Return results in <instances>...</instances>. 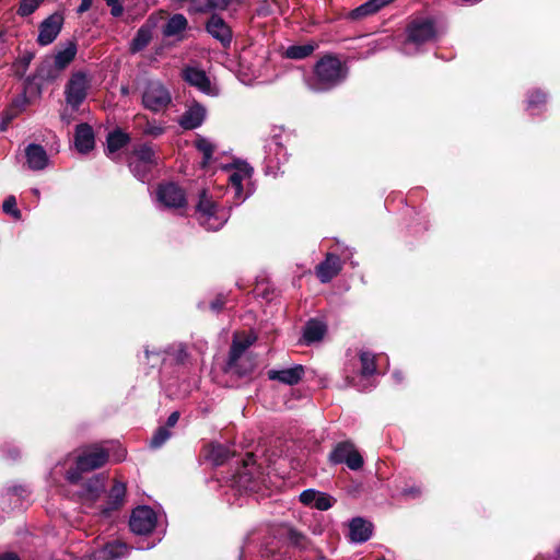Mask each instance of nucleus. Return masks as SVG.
<instances>
[{
    "instance_id": "nucleus-3",
    "label": "nucleus",
    "mask_w": 560,
    "mask_h": 560,
    "mask_svg": "<svg viewBox=\"0 0 560 560\" xmlns=\"http://www.w3.org/2000/svg\"><path fill=\"white\" fill-rule=\"evenodd\" d=\"M108 450L101 445L86 447L75 459V467L66 474V479L77 485L82 479V474L102 467L108 460Z\"/></svg>"
},
{
    "instance_id": "nucleus-22",
    "label": "nucleus",
    "mask_w": 560,
    "mask_h": 560,
    "mask_svg": "<svg viewBox=\"0 0 560 560\" xmlns=\"http://www.w3.org/2000/svg\"><path fill=\"white\" fill-rule=\"evenodd\" d=\"M74 145L81 153H86L94 148V133L91 126L88 124L77 126Z\"/></svg>"
},
{
    "instance_id": "nucleus-21",
    "label": "nucleus",
    "mask_w": 560,
    "mask_h": 560,
    "mask_svg": "<svg viewBox=\"0 0 560 560\" xmlns=\"http://www.w3.org/2000/svg\"><path fill=\"white\" fill-rule=\"evenodd\" d=\"M304 374V369L302 365H295L293 368L284 369V370H270L268 372V377L273 381H278L285 385H295L298 384Z\"/></svg>"
},
{
    "instance_id": "nucleus-50",
    "label": "nucleus",
    "mask_w": 560,
    "mask_h": 560,
    "mask_svg": "<svg viewBox=\"0 0 560 560\" xmlns=\"http://www.w3.org/2000/svg\"><path fill=\"white\" fill-rule=\"evenodd\" d=\"M224 301L221 299H217L211 303V308L215 312L220 311L223 307Z\"/></svg>"
},
{
    "instance_id": "nucleus-36",
    "label": "nucleus",
    "mask_w": 560,
    "mask_h": 560,
    "mask_svg": "<svg viewBox=\"0 0 560 560\" xmlns=\"http://www.w3.org/2000/svg\"><path fill=\"white\" fill-rule=\"evenodd\" d=\"M208 457L214 465H221L229 457V451L223 445H212Z\"/></svg>"
},
{
    "instance_id": "nucleus-49",
    "label": "nucleus",
    "mask_w": 560,
    "mask_h": 560,
    "mask_svg": "<svg viewBox=\"0 0 560 560\" xmlns=\"http://www.w3.org/2000/svg\"><path fill=\"white\" fill-rule=\"evenodd\" d=\"M347 378L349 380V383H350L351 385H353L354 387H357L359 390H364V389H366V388H368V385H366V384H361L360 382H357V381H355V377H352V378L350 380V377H349V376H347Z\"/></svg>"
},
{
    "instance_id": "nucleus-19",
    "label": "nucleus",
    "mask_w": 560,
    "mask_h": 560,
    "mask_svg": "<svg viewBox=\"0 0 560 560\" xmlns=\"http://www.w3.org/2000/svg\"><path fill=\"white\" fill-rule=\"evenodd\" d=\"M341 270L340 258L334 254H327L326 259L316 268V275L323 283L329 282Z\"/></svg>"
},
{
    "instance_id": "nucleus-5",
    "label": "nucleus",
    "mask_w": 560,
    "mask_h": 560,
    "mask_svg": "<svg viewBox=\"0 0 560 560\" xmlns=\"http://www.w3.org/2000/svg\"><path fill=\"white\" fill-rule=\"evenodd\" d=\"M141 103L145 109L152 113H162L171 105L172 94L160 80H150L142 89Z\"/></svg>"
},
{
    "instance_id": "nucleus-33",
    "label": "nucleus",
    "mask_w": 560,
    "mask_h": 560,
    "mask_svg": "<svg viewBox=\"0 0 560 560\" xmlns=\"http://www.w3.org/2000/svg\"><path fill=\"white\" fill-rule=\"evenodd\" d=\"M195 147L202 153L203 159L201 165L206 167L212 159L215 145L209 139L198 136L195 140Z\"/></svg>"
},
{
    "instance_id": "nucleus-48",
    "label": "nucleus",
    "mask_w": 560,
    "mask_h": 560,
    "mask_svg": "<svg viewBox=\"0 0 560 560\" xmlns=\"http://www.w3.org/2000/svg\"><path fill=\"white\" fill-rule=\"evenodd\" d=\"M179 419V413L177 411L172 412L167 418V427H174Z\"/></svg>"
},
{
    "instance_id": "nucleus-10",
    "label": "nucleus",
    "mask_w": 560,
    "mask_h": 560,
    "mask_svg": "<svg viewBox=\"0 0 560 560\" xmlns=\"http://www.w3.org/2000/svg\"><path fill=\"white\" fill-rule=\"evenodd\" d=\"M334 464L345 463L351 470H358L363 466V458L353 443L349 441L338 443L329 455Z\"/></svg>"
},
{
    "instance_id": "nucleus-9",
    "label": "nucleus",
    "mask_w": 560,
    "mask_h": 560,
    "mask_svg": "<svg viewBox=\"0 0 560 560\" xmlns=\"http://www.w3.org/2000/svg\"><path fill=\"white\" fill-rule=\"evenodd\" d=\"M89 88L90 80L85 73H73L65 89L67 104L74 109L79 108L88 95Z\"/></svg>"
},
{
    "instance_id": "nucleus-55",
    "label": "nucleus",
    "mask_w": 560,
    "mask_h": 560,
    "mask_svg": "<svg viewBox=\"0 0 560 560\" xmlns=\"http://www.w3.org/2000/svg\"><path fill=\"white\" fill-rule=\"evenodd\" d=\"M273 144H275L277 148L281 149V148L279 147V142L273 141Z\"/></svg>"
},
{
    "instance_id": "nucleus-38",
    "label": "nucleus",
    "mask_w": 560,
    "mask_h": 560,
    "mask_svg": "<svg viewBox=\"0 0 560 560\" xmlns=\"http://www.w3.org/2000/svg\"><path fill=\"white\" fill-rule=\"evenodd\" d=\"M170 436L171 432L168 431L167 428L162 427L158 429V431L154 433L150 441L151 447L158 448L162 446L170 439Z\"/></svg>"
},
{
    "instance_id": "nucleus-52",
    "label": "nucleus",
    "mask_w": 560,
    "mask_h": 560,
    "mask_svg": "<svg viewBox=\"0 0 560 560\" xmlns=\"http://www.w3.org/2000/svg\"><path fill=\"white\" fill-rule=\"evenodd\" d=\"M0 560H20L14 553H7L0 557Z\"/></svg>"
},
{
    "instance_id": "nucleus-47",
    "label": "nucleus",
    "mask_w": 560,
    "mask_h": 560,
    "mask_svg": "<svg viewBox=\"0 0 560 560\" xmlns=\"http://www.w3.org/2000/svg\"><path fill=\"white\" fill-rule=\"evenodd\" d=\"M92 3H93V0H82L80 5L77 9V12L79 14L86 12L92 7Z\"/></svg>"
},
{
    "instance_id": "nucleus-56",
    "label": "nucleus",
    "mask_w": 560,
    "mask_h": 560,
    "mask_svg": "<svg viewBox=\"0 0 560 560\" xmlns=\"http://www.w3.org/2000/svg\"><path fill=\"white\" fill-rule=\"evenodd\" d=\"M558 557L560 558V549L558 550Z\"/></svg>"
},
{
    "instance_id": "nucleus-6",
    "label": "nucleus",
    "mask_w": 560,
    "mask_h": 560,
    "mask_svg": "<svg viewBox=\"0 0 560 560\" xmlns=\"http://www.w3.org/2000/svg\"><path fill=\"white\" fill-rule=\"evenodd\" d=\"M435 37L434 25L429 20H416L407 28V38L402 46V52L413 55L419 47Z\"/></svg>"
},
{
    "instance_id": "nucleus-2",
    "label": "nucleus",
    "mask_w": 560,
    "mask_h": 560,
    "mask_svg": "<svg viewBox=\"0 0 560 560\" xmlns=\"http://www.w3.org/2000/svg\"><path fill=\"white\" fill-rule=\"evenodd\" d=\"M196 215L199 224L206 230L218 231L226 223L230 213L223 207H219L207 190H202L196 207Z\"/></svg>"
},
{
    "instance_id": "nucleus-8",
    "label": "nucleus",
    "mask_w": 560,
    "mask_h": 560,
    "mask_svg": "<svg viewBox=\"0 0 560 560\" xmlns=\"http://www.w3.org/2000/svg\"><path fill=\"white\" fill-rule=\"evenodd\" d=\"M155 164L156 158L154 150L148 144H142L135 149L129 166L133 175L144 182L148 173Z\"/></svg>"
},
{
    "instance_id": "nucleus-28",
    "label": "nucleus",
    "mask_w": 560,
    "mask_h": 560,
    "mask_svg": "<svg viewBox=\"0 0 560 560\" xmlns=\"http://www.w3.org/2000/svg\"><path fill=\"white\" fill-rule=\"evenodd\" d=\"M187 19L183 14H174L163 26V35L166 37L177 36L187 27Z\"/></svg>"
},
{
    "instance_id": "nucleus-30",
    "label": "nucleus",
    "mask_w": 560,
    "mask_h": 560,
    "mask_svg": "<svg viewBox=\"0 0 560 560\" xmlns=\"http://www.w3.org/2000/svg\"><path fill=\"white\" fill-rule=\"evenodd\" d=\"M361 371L360 382L368 380L376 372L375 355L368 351L360 353Z\"/></svg>"
},
{
    "instance_id": "nucleus-15",
    "label": "nucleus",
    "mask_w": 560,
    "mask_h": 560,
    "mask_svg": "<svg viewBox=\"0 0 560 560\" xmlns=\"http://www.w3.org/2000/svg\"><path fill=\"white\" fill-rule=\"evenodd\" d=\"M183 77L187 83L197 88L202 93L208 95L215 94L214 89L211 86L210 79L203 70L197 67H187L183 71Z\"/></svg>"
},
{
    "instance_id": "nucleus-1",
    "label": "nucleus",
    "mask_w": 560,
    "mask_h": 560,
    "mask_svg": "<svg viewBox=\"0 0 560 560\" xmlns=\"http://www.w3.org/2000/svg\"><path fill=\"white\" fill-rule=\"evenodd\" d=\"M348 73L346 62L336 56L326 55L315 63L313 74L305 80V83L313 92H327L343 83Z\"/></svg>"
},
{
    "instance_id": "nucleus-41",
    "label": "nucleus",
    "mask_w": 560,
    "mask_h": 560,
    "mask_svg": "<svg viewBox=\"0 0 560 560\" xmlns=\"http://www.w3.org/2000/svg\"><path fill=\"white\" fill-rule=\"evenodd\" d=\"M546 103V94L540 91L533 92L527 100L528 109H538Z\"/></svg>"
},
{
    "instance_id": "nucleus-44",
    "label": "nucleus",
    "mask_w": 560,
    "mask_h": 560,
    "mask_svg": "<svg viewBox=\"0 0 560 560\" xmlns=\"http://www.w3.org/2000/svg\"><path fill=\"white\" fill-rule=\"evenodd\" d=\"M110 8V14L115 18L120 16L124 13V7L119 0H104Z\"/></svg>"
},
{
    "instance_id": "nucleus-35",
    "label": "nucleus",
    "mask_w": 560,
    "mask_h": 560,
    "mask_svg": "<svg viewBox=\"0 0 560 560\" xmlns=\"http://www.w3.org/2000/svg\"><path fill=\"white\" fill-rule=\"evenodd\" d=\"M141 132L144 136L158 138L165 132V127L156 120L145 119V124L141 127Z\"/></svg>"
},
{
    "instance_id": "nucleus-4",
    "label": "nucleus",
    "mask_w": 560,
    "mask_h": 560,
    "mask_svg": "<svg viewBox=\"0 0 560 560\" xmlns=\"http://www.w3.org/2000/svg\"><path fill=\"white\" fill-rule=\"evenodd\" d=\"M226 173L229 189L233 191L234 203L240 205L250 195L253 168L245 162H237L223 170Z\"/></svg>"
},
{
    "instance_id": "nucleus-54",
    "label": "nucleus",
    "mask_w": 560,
    "mask_h": 560,
    "mask_svg": "<svg viewBox=\"0 0 560 560\" xmlns=\"http://www.w3.org/2000/svg\"><path fill=\"white\" fill-rule=\"evenodd\" d=\"M33 192H34V195H38L39 194L38 189H36V188L33 189Z\"/></svg>"
},
{
    "instance_id": "nucleus-42",
    "label": "nucleus",
    "mask_w": 560,
    "mask_h": 560,
    "mask_svg": "<svg viewBox=\"0 0 560 560\" xmlns=\"http://www.w3.org/2000/svg\"><path fill=\"white\" fill-rule=\"evenodd\" d=\"M2 209L5 213L11 214L16 220L21 218V211L16 208V200L13 196H9L3 201Z\"/></svg>"
},
{
    "instance_id": "nucleus-32",
    "label": "nucleus",
    "mask_w": 560,
    "mask_h": 560,
    "mask_svg": "<svg viewBox=\"0 0 560 560\" xmlns=\"http://www.w3.org/2000/svg\"><path fill=\"white\" fill-rule=\"evenodd\" d=\"M152 38L151 27L141 26L131 42L130 49L137 52L145 48Z\"/></svg>"
},
{
    "instance_id": "nucleus-20",
    "label": "nucleus",
    "mask_w": 560,
    "mask_h": 560,
    "mask_svg": "<svg viewBox=\"0 0 560 560\" xmlns=\"http://www.w3.org/2000/svg\"><path fill=\"white\" fill-rule=\"evenodd\" d=\"M25 156L28 167L33 171L44 170L49 162L45 149L39 144H28L25 149Z\"/></svg>"
},
{
    "instance_id": "nucleus-24",
    "label": "nucleus",
    "mask_w": 560,
    "mask_h": 560,
    "mask_svg": "<svg viewBox=\"0 0 560 560\" xmlns=\"http://www.w3.org/2000/svg\"><path fill=\"white\" fill-rule=\"evenodd\" d=\"M104 478L102 476H93L83 485L81 498L84 501L94 502L104 491Z\"/></svg>"
},
{
    "instance_id": "nucleus-23",
    "label": "nucleus",
    "mask_w": 560,
    "mask_h": 560,
    "mask_svg": "<svg viewBox=\"0 0 560 560\" xmlns=\"http://www.w3.org/2000/svg\"><path fill=\"white\" fill-rule=\"evenodd\" d=\"M372 524L361 517L353 518L350 522V538L354 542H364L372 535Z\"/></svg>"
},
{
    "instance_id": "nucleus-29",
    "label": "nucleus",
    "mask_w": 560,
    "mask_h": 560,
    "mask_svg": "<svg viewBox=\"0 0 560 560\" xmlns=\"http://www.w3.org/2000/svg\"><path fill=\"white\" fill-rule=\"evenodd\" d=\"M130 140L128 133L117 129L107 136V154L113 156L121 148H124Z\"/></svg>"
},
{
    "instance_id": "nucleus-43",
    "label": "nucleus",
    "mask_w": 560,
    "mask_h": 560,
    "mask_svg": "<svg viewBox=\"0 0 560 560\" xmlns=\"http://www.w3.org/2000/svg\"><path fill=\"white\" fill-rule=\"evenodd\" d=\"M318 492L319 491H316L314 489H307V490H304L301 494H300V501L305 504V505H311V506H314V503H315V500L318 495Z\"/></svg>"
},
{
    "instance_id": "nucleus-16",
    "label": "nucleus",
    "mask_w": 560,
    "mask_h": 560,
    "mask_svg": "<svg viewBox=\"0 0 560 560\" xmlns=\"http://www.w3.org/2000/svg\"><path fill=\"white\" fill-rule=\"evenodd\" d=\"M126 498V485L120 481H115L107 495V501L101 509V514L105 517L109 516L112 512L119 510Z\"/></svg>"
},
{
    "instance_id": "nucleus-18",
    "label": "nucleus",
    "mask_w": 560,
    "mask_h": 560,
    "mask_svg": "<svg viewBox=\"0 0 560 560\" xmlns=\"http://www.w3.org/2000/svg\"><path fill=\"white\" fill-rule=\"evenodd\" d=\"M206 114L207 110L201 104L194 103L180 116L178 122L184 129H195L202 125Z\"/></svg>"
},
{
    "instance_id": "nucleus-45",
    "label": "nucleus",
    "mask_w": 560,
    "mask_h": 560,
    "mask_svg": "<svg viewBox=\"0 0 560 560\" xmlns=\"http://www.w3.org/2000/svg\"><path fill=\"white\" fill-rule=\"evenodd\" d=\"M33 56L32 55H25L23 56L22 58H20L15 63H14V67H16L18 69L21 68V71H19V73L22 75L25 70L27 69L31 60H32Z\"/></svg>"
},
{
    "instance_id": "nucleus-57",
    "label": "nucleus",
    "mask_w": 560,
    "mask_h": 560,
    "mask_svg": "<svg viewBox=\"0 0 560 560\" xmlns=\"http://www.w3.org/2000/svg\"><path fill=\"white\" fill-rule=\"evenodd\" d=\"M377 560H385V559H377Z\"/></svg>"
},
{
    "instance_id": "nucleus-17",
    "label": "nucleus",
    "mask_w": 560,
    "mask_h": 560,
    "mask_svg": "<svg viewBox=\"0 0 560 560\" xmlns=\"http://www.w3.org/2000/svg\"><path fill=\"white\" fill-rule=\"evenodd\" d=\"M206 28L208 33L218 39L223 46H229L232 40V32L229 25L219 15H212Z\"/></svg>"
},
{
    "instance_id": "nucleus-53",
    "label": "nucleus",
    "mask_w": 560,
    "mask_h": 560,
    "mask_svg": "<svg viewBox=\"0 0 560 560\" xmlns=\"http://www.w3.org/2000/svg\"><path fill=\"white\" fill-rule=\"evenodd\" d=\"M394 377H395V380H396L397 382H401V380H402L401 372H398V371H397V372H395V373H394Z\"/></svg>"
},
{
    "instance_id": "nucleus-7",
    "label": "nucleus",
    "mask_w": 560,
    "mask_h": 560,
    "mask_svg": "<svg viewBox=\"0 0 560 560\" xmlns=\"http://www.w3.org/2000/svg\"><path fill=\"white\" fill-rule=\"evenodd\" d=\"M255 341V337L248 335L238 337L235 336L230 349L229 361H228V370L230 372L236 373L241 376L246 375L253 370V363L247 362L245 368H242L238 363L241 358L243 357L246 349L253 345Z\"/></svg>"
},
{
    "instance_id": "nucleus-13",
    "label": "nucleus",
    "mask_w": 560,
    "mask_h": 560,
    "mask_svg": "<svg viewBox=\"0 0 560 560\" xmlns=\"http://www.w3.org/2000/svg\"><path fill=\"white\" fill-rule=\"evenodd\" d=\"M145 357L152 365L160 361L171 360L175 363H183L188 357L187 349L183 343H173L164 350L145 349Z\"/></svg>"
},
{
    "instance_id": "nucleus-25",
    "label": "nucleus",
    "mask_w": 560,
    "mask_h": 560,
    "mask_svg": "<svg viewBox=\"0 0 560 560\" xmlns=\"http://www.w3.org/2000/svg\"><path fill=\"white\" fill-rule=\"evenodd\" d=\"M77 55V45L72 42L66 44V46L58 50L52 57V62L56 71L66 69L74 59Z\"/></svg>"
},
{
    "instance_id": "nucleus-12",
    "label": "nucleus",
    "mask_w": 560,
    "mask_h": 560,
    "mask_svg": "<svg viewBox=\"0 0 560 560\" xmlns=\"http://www.w3.org/2000/svg\"><path fill=\"white\" fill-rule=\"evenodd\" d=\"M156 521L155 512L151 508L143 505L132 511L129 525L135 534L147 535L155 527Z\"/></svg>"
},
{
    "instance_id": "nucleus-37",
    "label": "nucleus",
    "mask_w": 560,
    "mask_h": 560,
    "mask_svg": "<svg viewBox=\"0 0 560 560\" xmlns=\"http://www.w3.org/2000/svg\"><path fill=\"white\" fill-rule=\"evenodd\" d=\"M229 0H197L195 2V9L197 11H207L217 8H225Z\"/></svg>"
},
{
    "instance_id": "nucleus-31",
    "label": "nucleus",
    "mask_w": 560,
    "mask_h": 560,
    "mask_svg": "<svg viewBox=\"0 0 560 560\" xmlns=\"http://www.w3.org/2000/svg\"><path fill=\"white\" fill-rule=\"evenodd\" d=\"M393 0H369L364 4L357 8L352 12V15H353V18H360V16L373 14V13L377 12L378 10H381L386 4L390 3Z\"/></svg>"
},
{
    "instance_id": "nucleus-39",
    "label": "nucleus",
    "mask_w": 560,
    "mask_h": 560,
    "mask_svg": "<svg viewBox=\"0 0 560 560\" xmlns=\"http://www.w3.org/2000/svg\"><path fill=\"white\" fill-rule=\"evenodd\" d=\"M335 502V499L330 497L327 493L318 492V495L315 500L314 506L315 509L319 511H327L329 510Z\"/></svg>"
},
{
    "instance_id": "nucleus-34",
    "label": "nucleus",
    "mask_w": 560,
    "mask_h": 560,
    "mask_svg": "<svg viewBox=\"0 0 560 560\" xmlns=\"http://www.w3.org/2000/svg\"><path fill=\"white\" fill-rule=\"evenodd\" d=\"M315 49L313 44L292 45L287 48L285 56L290 59H304Z\"/></svg>"
},
{
    "instance_id": "nucleus-46",
    "label": "nucleus",
    "mask_w": 560,
    "mask_h": 560,
    "mask_svg": "<svg viewBox=\"0 0 560 560\" xmlns=\"http://www.w3.org/2000/svg\"><path fill=\"white\" fill-rule=\"evenodd\" d=\"M422 493L420 487H410L402 490V494L408 498H418Z\"/></svg>"
},
{
    "instance_id": "nucleus-40",
    "label": "nucleus",
    "mask_w": 560,
    "mask_h": 560,
    "mask_svg": "<svg viewBox=\"0 0 560 560\" xmlns=\"http://www.w3.org/2000/svg\"><path fill=\"white\" fill-rule=\"evenodd\" d=\"M42 1L43 0H22L18 13L21 16H27L38 8Z\"/></svg>"
},
{
    "instance_id": "nucleus-51",
    "label": "nucleus",
    "mask_w": 560,
    "mask_h": 560,
    "mask_svg": "<svg viewBox=\"0 0 560 560\" xmlns=\"http://www.w3.org/2000/svg\"><path fill=\"white\" fill-rule=\"evenodd\" d=\"M125 456H126L125 450L120 448L118 453L114 454V460L120 462L125 458Z\"/></svg>"
},
{
    "instance_id": "nucleus-14",
    "label": "nucleus",
    "mask_w": 560,
    "mask_h": 560,
    "mask_svg": "<svg viewBox=\"0 0 560 560\" xmlns=\"http://www.w3.org/2000/svg\"><path fill=\"white\" fill-rule=\"evenodd\" d=\"M62 27V16L52 14L44 20L39 26L37 42L42 46L51 44L60 33Z\"/></svg>"
},
{
    "instance_id": "nucleus-27",
    "label": "nucleus",
    "mask_w": 560,
    "mask_h": 560,
    "mask_svg": "<svg viewBox=\"0 0 560 560\" xmlns=\"http://www.w3.org/2000/svg\"><path fill=\"white\" fill-rule=\"evenodd\" d=\"M325 332L326 326L323 322L317 319H311L305 325L303 337L306 343H312L320 340Z\"/></svg>"
},
{
    "instance_id": "nucleus-26",
    "label": "nucleus",
    "mask_w": 560,
    "mask_h": 560,
    "mask_svg": "<svg viewBox=\"0 0 560 560\" xmlns=\"http://www.w3.org/2000/svg\"><path fill=\"white\" fill-rule=\"evenodd\" d=\"M129 553V547L119 540L106 544L101 550L98 558L102 560H118Z\"/></svg>"
},
{
    "instance_id": "nucleus-11",
    "label": "nucleus",
    "mask_w": 560,
    "mask_h": 560,
    "mask_svg": "<svg viewBox=\"0 0 560 560\" xmlns=\"http://www.w3.org/2000/svg\"><path fill=\"white\" fill-rule=\"evenodd\" d=\"M156 200L170 209H180L187 205L185 191L174 183L161 184L156 189Z\"/></svg>"
}]
</instances>
